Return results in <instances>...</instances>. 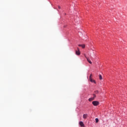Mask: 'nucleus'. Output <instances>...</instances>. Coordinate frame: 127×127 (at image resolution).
<instances>
[{"mask_svg":"<svg viewBox=\"0 0 127 127\" xmlns=\"http://www.w3.org/2000/svg\"><path fill=\"white\" fill-rule=\"evenodd\" d=\"M92 75L91 74L89 76V80L91 82V83H94V84H96V81L92 79Z\"/></svg>","mask_w":127,"mask_h":127,"instance_id":"f257e3e1","label":"nucleus"},{"mask_svg":"<svg viewBox=\"0 0 127 127\" xmlns=\"http://www.w3.org/2000/svg\"><path fill=\"white\" fill-rule=\"evenodd\" d=\"M92 104H93V106H98V105L100 104V103L97 101H94L92 102Z\"/></svg>","mask_w":127,"mask_h":127,"instance_id":"f03ea898","label":"nucleus"},{"mask_svg":"<svg viewBox=\"0 0 127 127\" xmlns=\"http://www.w3.org/2000/svg\"><path fill=\"white\" fill-rule=\"evenodd\" d=\"M77 51H76V55H80V54H81V53L80 52V49H79V48H77Z\"/></svg>","mask_w":127,"mask_h":127,"instance_id":"7ed1b4c3","label":"nucleus"},{"mask_svg":"<svg viewBox=\"0 0 127 127\" xmlns=\"http://www.w3.org/2000/svg\"><path fill=\"white\" fill-rule=\"evenodd\" d=\"M83 119H87V118H88V114H83Z\"/></svg>","mask_w":127,"mask_h":127,"instance_id":"20e7f679","label":"nucleus"},{"mask_svg":"<svg viewBox=\"0 0 127 127\" xmlns=\"http://www.w3.org/2000/svg\"><path fill=\"white\" fill-rule=\"evenodd\" d=\"M85 58H86L87 61H88V62H89L90 64H92V62H91V60H90V59L86 57V56H85Z\"/></svg>","mask_w":127,"mask_h":127,"instance_id":"39448f33","label":"nucleus"},{"mask_svg":"<svg viewBox=\"0 0 127 127\" xmlns=\"http://www.w3.org/2000/svg\"><path fill=\"white\" fill-rule=\"evenodd\" d=\"M79 125H80V126L81 127H84V123H83V122H82V121H80V122H79Z\"/></svg>","mask_w":127,"mask_h":127,"instance_id":"423d86ee","label":"nucleus"},{"mask_svg":"<svg viewBox=\"0 0 127 127\" xmlns=\"http://www.w3.org/2000/svg\"><path fill=\"white\" fill-rule=\"evenodd\" d=\"M79 47H82V48H85V45H78Z\"/></svg>","mask_w":127,"mask_h":127,"instance_id":"0eeeda50","label":"nucleus"},{"mask_svg":"<svg viewBox=\"0 0 127 127\" xmlns=\"http://www.w3.org/2000/svg\"><path fill=\"white\" fill-rule=\"evenodd\" d=\"M94 100H95V99L93 97H91V98L89 99V102H92V101H94Z\"/></svg>","mask_w":127,"mask_h":127,"instance_id":"6e6552de","label":"nucleus"},{"mask_svg":"<svg viewBox=\"0 0 127 127\" xmlns=\"http://www.w3.org/2000/svg\"><path fill=\"white\" fill-rule=\"evenodd\" d=\"M99 79L100 80H102L103 78L102 77V75L100 74L99 75Z\"/></svg>","mask_w":127,"mask_h":127,"instance_id":"1a4fd4ad","label":"nucleus"},{"mask_svg":"<svg viewBox=\"0 0 127 127\" xmlns=\"http://www.w3.org/2000/svg\"><path fill=\"white\" fill-rule=\"evenodd\" d=\"M95 121H96V123H99V119L98 118H96L95 119Z\"/></svg>","mask_w":127,"mask_h":127,"instance_id":"9d476101","label":"nucleus"},{"mask_svg":"<svg viewBox=\"0 0 127 127\" xmlns=\"http://www.w3.org/2000/svg\"><path fill=\"white\" fill-rule=\"evenodd\" d=\"M93 97L92 98H94V99H95V98H96V95L95 94H93Z\"/></svg>","mask_w":127,"mask_h":127,"instance_id":"9b49d317","label":"nucleus"},{"mask_svg":"<svg viewBox=\"0 0 127 127\" xmlns=\"http://www.w3.org/2000/svg\"><path fill=\"white\" fill-rule=\"evenodd\" d=\"M95 93H96V94H98V93H99V91H95Z\"/></svg>","mask_w":127,"mask_h":127,"instance_id":"f8f14e48","label":"nucleus"},{"mask_svg":"<svg viewBox=\"0 0 127 127\" xmlns=\"http://www.w3.org/2000/svg\"><path fill=\"white\" fill-rule=\"evenodd\" d=\"M59 8L60 9V8H61V7L60 6H59Z\"/></svg>","mask_w":127,"mask_h":127,"instance_id":"ddd939ff","label":"nucleus"}]
</instances>
